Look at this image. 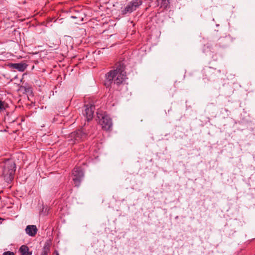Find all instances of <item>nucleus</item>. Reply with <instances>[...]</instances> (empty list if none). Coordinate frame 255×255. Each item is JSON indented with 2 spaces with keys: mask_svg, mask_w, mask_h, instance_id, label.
I'll return each mask as SVG.
<instances>
[{
  "mask_svg": "<svg viewBox=\"0 0 255 255\" xmlns=\"http://www.w3.org/2000/svg\"><path fill=\"white\" fill-rule=\"evenodd\" d=\"M127 79L126 72L125 71V66L123 63H119L116 69L111 70L106 75L105 85L107 87L119 86L124 84Z\"/></svg>",
  "mask_w": 255,
  "mask_h": 255,
  "instance_id": "obj_1",
  "label": "nucleus"
},
{
  "mask_svg": "<svg viewBox=\"0 0 255 255\" xmlns=\"http://www.w3.org/2000/svg\"><path fill=\"white\" fill-rule=\"evenodd\" d=\"M15 168V164L12 161L8 160L4 163L2 175L7 183H9L13 179Z\"/></svg>",
  "mask_w": 255,
  "mask_h": 255,
  "instance_id": "obj_2",
  "label": "nucleus"
},
{
  "mask_svg": "<svg viewBox=\"0 0 255 255\" xmlns=\"http://www.w3.org/2000/svg\"><path fill=\"white\" fill-rule=\"evenodd\" d=\"M97 118L99 124L102 126L103 129L109 130L112 126V123L111 118L108 115L105 114H97Z\"/></svg>",
  "mask_w": 255,
  "mask_h": 255,
  "instance_id": "obj_3",
  "label": "nucleus"
},
{
  "mask_svg": "<svg viewBox=\"0 0 255 255\" xmlns=\"http://www.w3.org/2000/svg\"><path fill=\"white\" fill-rule=\"evenodd\" d=\"M86 137V134L82 130H78L70 133L69 140L71 141V144H74L76 142L82 141Z\"/></svg>",
  "mask_w": 255,
  "mask_h": 255,
  "instance_id": "obj_4",
  "label": "nucleus"
},
{
  "mask_svg": "<svg viewBox=\"0 0 255 255\" xmlns=\"http://www.w3.org/2000/svg\"><path fill=\"white\" fill-rule=\"evenodd\" d=\"M84 177L82 169L80 167H75L72 172V179L76 186H79Z\"/></svg>",
  "mask_w": 255,
  "mask_h": 255,
  "instance_id": "obj_5",
  "label": "nucleus"
},
{
  "mask_svg": "<svg viewBox=\"0 0 255 255\" xmlns=\"http://www.w3.org/2000/svg\"><path fill=\"white\" fill-rule=\"evenodd\" d=\"M142 2L141 0H132L130 1L125 8L123 12L124 14L131 13L135 10L138 7Z\"/></svg>",
  "mask_w": 255,
  "mask_h": 255,
  "instance_id": "obj_6",
  "label": "nucleus"
},
{
  "mask_svg": "<svg viewBox=\"0 0 255 255\" xmlns=\"http://www.w3.org/2000/svg\"><path fill=\"white\" fill-rule=\"evenodd\" d=\"M94 110L95 106L92 105L85 106V110L83 114L86 117L88 121L92 119Z\"/></svg>",
  "mask_w": 255,
  "mask_h": 255,
  "instance_id": "obj_7",
  "label": "nucleus"
},
{
  "mask_svg": "<svg viewBox=\"0 0 255 255\" xmlns=\"http://www.w3.org/2000/svg\"><path fill=\"white\" fill-rule=\"evenodd\" d=\"M25 232L29 236L34 237L37 232V228L35 225H28L25 228Z\"/></svg>",
  "mask_w": 255,
  "mask_h": 255,
  "instance_id": "obj_8",
  "label": "nucleus"
},
{
  "mask_svg": "<svg viewBox=\"0 0 255 255\" xmlns=\"http://www.w3.org/2000/svg\"><path fill=\"white\" fill-rule=\"evenodd\" d=\"M27 64L23 63L10 64L9 67L12 69H17L20 72H23L27 68Z\"/></svg>",
  "mask_w": 255,
  "mask_h": 255,
  "instance_id": "obj_9",
  "label": "nucleus"
},
{
  "mask_svg": "<svg viewBox=\"0 0 255 255\" xmlns=\"http://www.w3.org/2000/svg\"><path fill=\"white\" fill-rule=\"evenodd\" d=\"M21 255H31L32 252L29 251V248L25 245H22L19 249Z\"/></svg>",
  "mask_w": 255,
  "mask_h": 255,
  "instance_id": "obj_10",
  "label": "nucleus"
},
{
  "mask_svg": "<svg viewBox=\"0 0 255 255\" xmlns=\"http://www.w3.org/2000/svg\"><path fill=\"white\" fill-rule=\"evenodd\" d=\"M8 107V104L4 101L0 100V113H3Z\"/></svg>",
  "mask_w": 255,
  "mask_h": 255,
  "instance_id": "obj_11",
  "label": "nucleus"
},
{
  "mask_svg": "<svg viewBox=\"0 0 255 255\" xmlns=\"http://www.w3.org/2000/svg\"><path fill=\"white\" fill-rule=\"evenodd\" d=\"M157 5L161 7L166 8L169 4V0H157Z\"/></svg>",
  "mask_w": 255,
  "mask_h": 255,
  "instance_id": "obj_12",
  "label": "nucleus"
},
{
  "mask_svg": "<svg viewBox=\"0 0 255 255\" xmlns=\"http://www.w3.org/2000/svg\"><path fill=\"white\" fill-rule=\"evenodd\" d=\"M49 252V248L46 246H44L43 251L42 252L40 255H48Z\"/></svg>",
  "mask_w": 255,
  "mask_h": 255,
  "instance_id": "obj_13",
  "label": "nucleus"
},
{
  "mask_svg": "<svg viewBox=\"0 0 255 255\" xmlns=\"http://www.w3.org/2000/svg\"><path fill=\"white\" fill-rule=\"evenodd\" d=\"M3 255H14V254L13 252L8 251L4 252Z\"/></svg>",
  "mask_w": 255,
  "mask_h": 255,
  "instance_id": "obj_14",
  "label": "nucleus"
},
{
  "mask_svg": "<svg viewBox=\"0 0 255 255\" xmlns=\"http://www.w3.org/2000/svg\"><path fill=\"white\" fill-rule=\"evenodd\" d=\"M56 255H58V254L57 252H56Z\"/></svg>",
  "mask_w": 255,
  "mask_h": 255,
  "instance_id": "obj_15",
  "label": "nucleus"
}]
</instances>
